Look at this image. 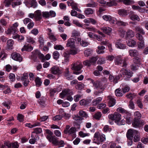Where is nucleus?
<instances>
[{"label":"nucleus","instance_id":"6ab92c4d","mask_svg":"<svg viewBox=\"0 0 148 148\" xmlns=\"http://www.w3.org/2000/svg\"><path fill=\"white\" fill-rule=\"evenodd\" d=\"M35 18L36 21L40 20L42 17L41 12L39 10H37L34 12Z\"/></svg>","mask_w":148,"mask_h":148},{"label":"nucleus","instance_id":"2f4dec72","mask_svg":"<svg viewBox=\"0 0 148 148\" xmlns=\"http://www.w3.org/2000/svg\"><path fill=\"white\" fill-rule=\"evenodd\" d=\"M127 44L129 46L133 47L136 45V42L135 40L131 39L127 42Z\"/></svg>","mask_w":148,"mask_h":148},{"label":"nucleus","instance_id":"39448f33","mask_svg":"<svg viewBox=\"0 0 148 148\" xmlns=\"http://www.w3.org/2000/svg\"><path fill=\"white\" fill-rule=\"evenodd\" d=\"M114 62L116 64L120 65L123 62L122 67H125L127 66V63L125 60H123L122 58L120 56H117L115 58Z\"/></svg>","mask_w":148,"mask_h":148},{"label":"nucleus","instance_id":"5701e85b","mask_svg":"<svg viewBox=\"0 0 148 148\" xmlns=\"http://www.w3.org/2000/svg\"><path fill=\"white\" fill-rule=\"evenodd\" d=\"M33 49V47L30 45H24L23 47L21 49V51H31Z\"/></svg>","mask_w":148,"mask_h":148},{"label":"nucleus","instance_id":"72a5a7b5","mask_svg":"<svg viewBox=\"0 0 148 148\" xmlns=\"http://www.w3.org/2000/svg\"><path fill=\"white\" fill-rule=\"evenodd\" d=\"M140 133L137 131V133H136L134 135V141L135 142H136L139 141L140 139Z\"/></svg>","mask_w":148,"mask_h":148},{"label":"nucleus","instance_id":"9b49d317","mask_svg":"<svg viewBox=\"0 0 148 148\" xmlns=\"http://www.w3.org/2000/svg\"><path fill=\"white\" fill-rule=\"evenodd\" d=\"M49 141L55 146H57L58 138L56 137L55 136H53L51 137L47 136V139Z\"/></svg>","mask_w":148,"mask_h":148},{"label":"nucleus","instance_id":"6e6552de","mask_svg":"<svg viewBox=\"0 0 148 148\" xmlns=\"http://www.w3.org/2000/svg\"><path fill=\"white\" fill-rule=\"evenodd\" d=\"M73 93L72 91L69 89H66L62 90L60 94V96L61 98H64L65 96H67L69 95H72Z\"/></svg>","mask_w":148,"mask_h":148},{"label":"nucleus","instance_id":"680f3d73","mask_svg":"<svg viewBox=\"0 0 148 148\" xmlns=\"http://www.w3.org/2000/svg\"><path fill=\"white\" fill-rule=\"evenodd\" d=\"M84 87V85L83 84L80 83H77V85L76 86V88L79 90H81Z\"/></svg>","mask_w":148,"mask_h":148},{"label":"nucleus","instance_id":"7c9ffc66","mask_svg":"<svg viewBox=\"0 0 148 148\" xmlns=\"http://www.w3.org/2000/svg\"><path fill=\"white\" fill-rule=\"evenodd\" d=\"M79 114L80 117L82 118H86L88 116L87 114L85 112L82 110L79 111Z\"/></svg>","mask_w":148,"mask_h":148},{"label":"nucleus","instance_id":"052dcab7","mask_svg":"<svg viewBox=\"0 0 148 148\" xmlns=\"http://www.w3.org/2000/svg\"><path fill=\"white\" fill-rule=\"evenodd\" d=\"M45 132L46 133L48 134V135H47L46 136L47 139V136H49V137H51L53 136V133L50 130L48 129L46 130Z\"/></svg>","mask_w":148,"mask_h":148},{"label":"nucleus","instance_id":"9d476101","mask_svg":"<svg viewBox=\"0 0 148 148\" xmlns=\"http://www.w3.org/2000/svg\"><path fill=\"white\" fill-rule=\"evenodd\" d=\"M12 59L21 62L22 58L19 53L16 52L13 53L11 55Z\"/></svg>","mask_w":148,"mask_h":148},{"label":"nucleus","instance_id":"393cba45","mask_svg":"<svg viewBox=\"0 0 148 148\" xmlns=\"http://www.w3.org/2000/svg\"><path fill=\"white\" fill-rule=\"evenodd\" d=\"M105 48V47L102 46H98L97 49L96 50V52L98 54H103L105 53L103 50Z\"/></svg>","mask_w":148,"mask_h":148},{"label":"nucleus","instance_id":"8fccbe9b","mask_svg":"<svg viewBox=\"0 0 148 148\" xmlns=\"http://www.w3.org/2000/svg\"><path fill=\"white\" fill-rule=\"evenodd\" d=\"M54 49L56 50H62L64 49V47L61 45H55L54 46Z\"/></svg>","mask_w":148,"mask_h":148},{"label":"nucleus","instance_id":"20e7f679","mask_svg":"<svg viewBox=\"0 0 148 148\" xmlns=\"http://www.w3.org/2000/svg\"><path fill=\"white\" fill-rule=\"evenodd\" d=\"M121 114L118 112H114L113 114H111L108 116V118L109 119L114 120L116 123H117L121 119Z\"/></svg>","mask_w":148,"mask_h":148},{"label":"nucleus","instance_id":"423d86ee","mask_svg":"<svg viewBox=\"0 0 148 148\" xmlns=\"http://www.w3.org/2000/svg\"><path fill=\"white\" fill-rule=\"evenodd\" d=\"M71 69L72 70L79 71L83 67V65L82 63L79 62H73L71 65Z\"/></svg>","mask_w":148,"mask_h":148},{"label":"nucleus","instance_id":"a211bd4d","mask_svg":"<svg viewBox=\"0 0 148 148\" xmlns=\"http://www.w3.org/2000/svg\"><path fill=\"white\" fill-rule=\"evenodd\" d=\"M76 132V129L74 127H71L68 131L67 134H68L69 135L72 136L73 137H76L75 133Z\"/></svg>","mask_w":148,"mask_h":148},{"label":"nucleus","instance_id":"f704fd0d","mask_svg":"<svg viewBox=\"0 0 148 148\" xmlns=\"http://www.w3.org/2000/svg\"><path fill=\"white\" fill-rule=\"evenodd\" d=\"M36 85L37 86H40L42 83V82L41 81V79L38 77H37L35 80Z\"/></svg>","mask_w":148,"mask_h":148},{"label":"nucleus","instance_id":"b1692460","mask_svg":"<svg viewBox=\"0 0 148 148\" xmlns=\"http://www.w3.org/2000/svg\"><path fill=\"white\" fill-rule=\"evenodd\" d=\"M64 76L68 80H70L73 79L72 75L69 73V71L68 69H66L64 72Z\"/></svg>","mask_w":148,"mask_h":148},{"label":"nucleus","instance_id":"aec40b11","mask_svg":"<svg viewBox=\"0 0 148 148\" xmlns=\"http://www.w3.org/2000/svg\"><path fill=\"white\" fill-rule=\"evenodd\" d=\"M108 97L109 99V106L110 107L113 106L115 104L116 100L112 96H109Z\"/></svg>","mask_w":148,"mask_h":148},{"label":"nucleus","instance_id":"f03ea898","mask_svg":"<svg viewBox=\"0 0 148 148\" xmlns=\"http://www.w3.org/2000/svg\"><path fill=\"white\" fill-rule=\"evenodd\" d=\"M120 74L124 76L125 80L128 81L133 76V73L129 70L122 68L120 71Z\"/></svg>","mask_w":148,"mask_h":148},{"label":"nucleus","instance_id":"4d7b16f0","mask_svg":"<svg viewBox=\"0 0 148 148\" xmlns=\"http://www.w3.org/2000/svg\"><path fill=\"white\" fill-rule=\"evenodd\" d=\"M118 31L120 36L122 37H123L125 34V31L122 28L119 29Z\"/></svg>","mask_w":148,"mask_h":148},{"label":"nucleus","instance_id":"3c124183","mask_svg":"<svg viewBox=\"0 0 148 148\" xmlns=\"http://www.w3.org/2000/svg\"><path fill=\"white\" fill-rule=\"evenodd\" d=\"M134 116L135 117V119H138L141 117V115L139 112L137 111L134 113Z\"/></svg>","mask_w":148,"mask_h":148},{"label":"nucleus","instance_id":"c85d7f7f","mask_svg":"<svg viewBox=\"0 0 148 148\" xmlns=\"http://www.w3.org/2000/svg\"><path fill=\"white\" fill-rule=\"evenodd\" d=\"M134 35V32L132 30H128L126 33V36L127 37L132 38Z\"/></svg>","mask_w":148,"mask_h":148},{"label":"nucleus","instance_id":"338daca9","mask_svg":"<svg viewBox=\"0 0 148 148\" xmlns=\"http://www.w3.org/2000/svg\"><path fill=\"white\" fill-rule=\"evenodd\" d=\"M2 104L5 107H7L8 109H9L10 108V107L9 106V105L11 104L10 101H8L7 102H4L2 103Z\"/></svg>","mask_w":148,"mask_h":148},{"label":"nucleus","instance_id":"f8f14e48","mask_svg":"<svg viewBox=\"0 0 148 148\" xmlns=\"http://www.w3.org/2000/svg\"><path fill=\"white\" fill-rule=\"evenodd\" d=\"M66 46L67 47H69L70 48H74L75 46V40L73 38H70L68 40L66 43Z\"/></svg>","mask_w":148,"mask_h":148},{"label":"nucleus","instance_id":"2eb2a0df","mask_svg":"<svg viewBox=\"0 0 148 148\" xmlns=\"http://www.w3.org/2000/svg\"><path fill=\"white\" fill-rule=\"evenodd\" d=\"M134 30L136 31V32H137L142 34V35H144L145 34V32L144 31L143 29L140 26H136L134 27Z\"/></svg>","mask_w":148,"mask_h":148},{"label":"nucleus","instance_id":"7ed1b4c3","mask_svg":"<svg viewBox=\"0 0 148 148\" xmlns=\"http://www.w3.org/2000/svg\"><path fill=\"white\" fill-rule=\"evenodd\" d=\"M92 83L93 84V86L94 88L99 90V92L101 93L104 90V86L102 83L98 81H92Z\"/></svg>","mask_w":148,"mask_h":148},{"label":"nucleus","instance_id":"412c9836","mask_svg":"<svg viewBox=\"0 0 148 148\" xmlns=\"http://www.w3.org/2000/svg\"><path fill=\"white\" fill-rule=\"evenodd\" d=\"M101 29L103 32L108 35H109L112 31V28L109 27H103L101 28Z\"/></svg>","mask_w":148,"mask_h":148},{"label":"nucleus","instance_id":"473e14b6","mask_svg":"<svg viewBox=\"0 0 148 148\" xmlns=\"http://www.w3.org/2000/svg\"><path fill=\"white\" fill-rule=\"evenodd\" d=\"M116 24L119 26H125L128 25V23L120 20L116 21Z\"/></svg>","mask_w":148,"mask_h":148},{"label":"nucleus","instance_id":"6e6d98bb","mask_svg":"<svg viewBox=\"0 0 148 148\" xmlns=\"http://www.w3.org/2000/svg\"><path fill=\"white\" fill-rule=\"evenodd\" d=\"M117 111L119 112H121L122 113H126L127 114L128 113V112L126 111L123 108L121 107H119L117 109Z\"/></svg>","mask_w":148,"mask_h":148},{"label":"nucleus","instance_id":"69168bd1","mask_svg":"<svg viewBox=\"0 0 148 148\" xmlns=\"http://www.w3.org/2000/svg\"><path fill=\"white\" fill-rule=\"evenodd\" d=\"M101 116V114L100 112H98L95 113L94 116L95 118L97 119H99Z\"/></svg>","mask_w":148,"mask_h":148},{"label":"nucleus","instance_id":"1a4fd4ad","mask_svg":"<svg viewBox=\"0 0 148 148\" xmlns=\"http://www.w3.org/2000/svg\"><path fill=\"white\" fill-rule=\"evenodd\" d=\"M136 133H137V131L131 129H129L126 133L127 137L129 140L132 139L133 136L136 134Z\"/></svg>","mask_w":148,"mask_h":148},{"label":"nucleus","instance_id":"4468645a","mask_svg":"<svg viewBox=\"0 0 148 148\" xmlns=\"http://www.w3.org/2000/svg\"><path fill=\"white\" fill-rule=\"evenodd\" d=\"M115 45L116 47L121 49H124L125 47V45L122 43L120 39L117 40Z\"/></svg>","mask_w":148,"mask_h":148},{"label":"nucleus","instance_id":"bb28decb","mask_svg":"<svg viewBox=\"0 0 148 148\" xmlns=\"http://www.w3.org/2000/svg\"><path fill=\"white\" fill-rule=\"evenodd\" d=\"M115 95L117 97H121L123 95L122 90L119 88L116 89L115 91Z\"/></svg>","mask_w":148,"mask_h":148},{"label":"nucleus","instance_id":"ea45409f","mask_svg":"<svg viewBox=\"0 0 148 148\" xmlns=\"http://www.w3.org/2000/svg\"><path fill=\"white\" fill-rule=\"evenodd\" d=\"M70 5L72 6V8L77 11H79V9L77 8V4L73 1H71L70 3Z\"/></svg>","mask_w":148,"mask_h":148},{"label":"nucleus","instance_id":"0e129e2a","mask_svg":"<svg viewBox=\"0 0 148 148\" xmlns=\"http://www.w3.org/2000/svg\"><path fill=\"white\" fill-rule=\"evenodd\" d=\"M136 96V95L135 94L133 93V94H132L131 93H130V94H127L126 95V97L127 98H129L130 99H131V100H132V99L134 97Z\"/></svg>","mask_w":148,"mask_h":148},{"label":"nucleus","instance_id":"603ef678","mask_svg":"<svg viewBox=\"0 0 148 148\" xmlns=\"http://www.w3.org/2000/svg\"><path fill=\"white\" fill-rule=\"evenodd\" d=\"M79 135L82 137H84L86 136H88L90 135V134L88 133H84L82 131H80L79 132Z\"/></svg>","mask_w":148,"mask_h":148},{"label":"nucleus","instance_id":"f3484780","mask_svg":"<svg viewBox=\"0 0 148 148\" xmlns=\"http://www.w3.org/2000/svg\"><path fill=\"white\" fill-rule=\"evenodd\" d=\"M118 14L121 16L125 17L128 14V11L124 9H121L118 10Z\"/></svg>","mask_w":148,"mask_h":148},{"label":"nucleus","instance_id":"ddd939ff","mask_svg":"<svg viewBox=\"0 0 148 148\" xmlns=\"http://www.w3.org/2000/svg\"><path fill=\"white\" fill-rule=\"evenodd\" d=\"M144 124V122L143 121H139L137 119H135L134 122L132 123V125L134 127H135L141 125H143Z\"/></svg>","mask_w":148,"mask_h":148},{"label":"nucleus","instance_id":"13d9d810","mask_svg":"<svg viewBox=\"0 0 148 148\" xmlns=\"http://www.w3.org/2000/svg\"><path fill=\"white\" fill-rule=\"evenodd\" d=\"M62 118V114L57 115L53 117V119L54 121H58L60 120Z\"/></svg>","mask_w":148,"mask_h":148},{"label":"nucleus","instance_id":"bf43d9fd","mask_svg":"<svg viewBox=\"0 0 148 148\" xmlns=\"http://www.w3.org/2000/svg\"><path fill=\"white\" fill-rule=\"evenodd\" d=\"M13 41L12 40H8L7 41V45L8 47H9L8 48H10L11 47L13 46Z\"/></svg>","mask_w":148,"mask_h":148},{"label":"nucleus","instance_id":"864d4df0","mask_svg":"<svg viewBox=\"0 0 148 148\" xmlns=\"http://www.w3.org/2000/svg\"><path fill=\"white\" fill-rule=\"evenodd\" d=\"M130 18L132 20H137L138 21H140V18L139 16L133 14L132 15L130 16Z\"/></svg>","mask_w":148,"mask_h":148},{"label":"nucleus","instance_id":"79ce46f5","mask_svg":"<svg viewBox=\"0 0 148 148\" xmlns=\"http://www.w3.org/2000/svg\"><path fill=\"white\" fill-rule=\"evenodd\" d=\"M135 2L133 0H123V3L127 5H130L134 3Z\"/></svg>","mask_w":148,"mask_h":148},{"label":"nucleus","instance_id":"de8ad7c7","mask_svg":"<svg viewBox=\"0 0 148 148\" xmlns=\"http://www.w3.org/2000/svg\"><path fill=\"white\" fill-rule=\"evenodd\" d=\"M39 51L37 50H36L32 53V57L33 58H36L38 56Z\"/></svg>","mask_w":148,"mask_h":148},{"label":"nucleus","instance_id":"09e8293b","mask_svg":"<svg viewBox=\"0 0 148 148\" xmlns=\"http://www.w3.org/2000/svg\"><path fill=\"white\" fill-rule=\"evenodd\" d=\"M97 5V3L95 2H91V3H88L86 4V6L87 7L94 8Z\"/></svg>","mask_w":148,"mask_h":148},{"label":"nucleus","instance_id":"a19ab883","mask_svg":"<svg viewBox=\"0 0 148 148\" xmlns=\"http://www.w3.org/2000/svg\"><path fill=\"white\" fill-rule=\"evenodd\" d=\"M92 51L90 49H87L84 51V53L85 56L86 57H88L92 53Z\"/></svg>","mask_w":148,"mask_h":148},{"label":"nucleus","instance_id":"c756f323","mask_svg":"<svg viewBox=\"0 0 148 148\" xmlns=\"http://www.w3.org/2000/svg\"><path fill=\"white\" fill-rule=\"evenodd\" d=\"M90 103L88 99H83L80 100L79 101V103L81 105L87 106Z\"/></svg>","mask_w":148,"mask_h":148},{"label":"nucleus","instance_id":"cd10ccee","mask_svg":"<svg viewBox=\"0 0 148 148\" xmlns=\"http://www.w3.org/2000/svg\"><path fill=\"white\" fill-rule=\"evenodd\" d=\"M60 114L62 115V118L64 117L66 119H68L70 117V116L69 114L65 113L62 110H61L60 111Z\"/></svg>","mask_w":148,"mask_h":148},{"label":"nucleus","instance_id":"58836bf2","mask_svg":"<svg viewBox=\"0 0 148 148\" xmlns=\"http://www.w3.org/2000/svg\"><path fill=\"white\" fill-rule=\"evenodd\" d=\"M69 51V53L71 54L75 55L77 53V49L75 46L74 48H71Z\"/></svg>","mask_w":148,"mask_h":148},{"label":"nucleus","instance_id":"a878e982","mask_svg":"<svg viewBox=\"0 0 148 148\" xmlns=\"http://www.w3.org/2000/svg\"><path fill=\"white\" fill-rule=\"evenodd\" d=\"M116 1L117 0H110L107 3V6L109 7L116 6L117 5Z\"/></svg>","mask_w":148,"mask_h":148},{"label":"nucleus","instance_id":"0eeeda50","mask_svg":"<svg viewBox=\"0 0 148 148\" xmlns=\"http://www.w3.org/2000/svg\"><path fill=\"white\" fill-rule=\"evenodd\" d=\"M51 72L52 74L55 75H60L62 71L60 68L57 66H54L52 67L50 69Z\"/></svg>","mask_w":148,"mask_h":148},{"label":"nucleus","instance_id":"c03bdc74","mask_svg":"<svg viewBox=\"0 0 148 148\" xmlns=\"http://www.w3.org/2000/svg\"><path fill=\"white\" fill-rule=\"evenodd\" d=\"M59 53L57 51H55L53 53V56L54 59H58L59 58Z\"/></svg>","mask_w":148,"mask_h":148},{"label":"nucleus","instance_id":"e2e57ef3","mask_svg":"<svg viewBox=\"0 0 148 148\" xmlns=\"http://www.w3.org/2000/svg\"><path fill=\"white\" fill-rule=\"evenodd\" d=\"M9 78L11 81L12 82H14L15 80V75L13 73H10L9 75Z\"/></svg>","mask_w":148,"mask_h":148},{"label":"nucleus","instance_id":"dca6fc26","mask_svg":"<svg viewBox=\"0 0 148 148\" xmlns=\"http://www.w3.org/2000/svg\"><path fill=\"white\" fill-rule=\"evenodd\" d=\"M94 10L90 8H86L85 9L84 11L85 14L86 16L90 15L94 13Z\"/></svg>","mask_w":148,"mask_h":148},{"label":"nucleus","instance_id":"c9c22d12","mask_svg":"<svg viewBox=\"0 0 148 148\" xmlns=\"http://www.w3.org/2000/svg\"><path fill=\"white\" fill-rule=\"evenodd\" d=\"M14 0H5L3 2L5 6L7 7H9L10 5L12 4V2Z\"/></svg>","mask_w":148,"mask_h":148},{"label":"nucleus","instance_id":"e433bc0d","mask_svg":"<svg viewBox=\"0 0 148 148\" xmlns=\"http://www.w3.org/2000/svg\"><path fill=\"white\" fill-rule=\"evenodd\" d=\"M102 99L101 97H98L93 101L92 104L94 106H96L101 102Z\"/></svg>","mask_w":148,"mask_h":148},{"label":"nucleus","instance_id":"37998d69","mask_svg":"<svg viewBox=\"0 0 148 148\" xmlns=\"http://www.w3.org/2000/svg\"><path fill=\"white\" fill-rule=\"evenodd\" d=\"M103 18L106 21H110L112 20V17L109 15H105L103 16Z\"/></svg>","mask_w":148,"mask_h":148},{"label":"nucleus","instance_id":"f257e3e1","mask_svg":"<svg viewBox=\"0 0 148 148\" xmlns=\"http://www.w3.org/2000/svg\"><path fill=\"white\" fill-rule=\"evenodd\" d=\"M94 143L99 145L100 143L104 141L105 139V136L104 134H100L99 132L95 133L94 136Z\"/></svg>","mask_w":148,"mask_h":148},{"label":"nucleus","instance_id":"4be33fe9","mask_svg":"<svg viewBox=\"0 0 148 148\" xmlns=\"http://www.w3.org/2000/svg\"><path fill=\"white\" fill-rule=\"evenodd\" d=\"M129 53L130 56L133 57L136 56L138 54V53L137 51L135 49L129 50Z\"/></svg>","mask_w":148,"mask_h":148},{"label":"nucleus","instance_id":"5fc2aeb1","mask_svg":"<svg viewBox=\"0 0 148 148\" xmlns=\"http://www.w3.org/2000/svg\"><path fill=\"white\" fill-rule=\"evenodd\" d=\"M141 61L140 58L138 57H135L133 59V62L135 64H140Z\"/></svg>","mask_w":148,"mask_h":148},{"label":"nucleus","instance_id":"49530a36","mask_svg":"<svg viewBox=\"0 0 148 148\" xmlns=\"http://www.w3.org/2000/svg\"><path fill=\"white\" fill-rule=\"evenodd\" d=\"M38 41L40 43V46H43L44 45V39L42 36H40L38 38Z\"/></svg>","mask_w":148,"mask_h":148},{"label":"nucleus","instance_id":"a18cd8bd","mask_svg":"<svg viewBox=\"0 0 148 148\" xmlns=\"http://www.w3.org/2000/svg\"><path fill=\"white\" fill-rule=\"evenodd\" d=\"M145 47L144 42L143 40L138 42V49H142Z\"/></svg>","mask_w":148,"mask_h":148},{"label":"nucleus","instance_id":"774afa93","mask_svg":"<svg viewBox=\"0 0 148 148\" xmlns=\"http://www.w3.org/2000/svg\"><path fill=\"white\" fill-rule=\"evenodd\" d=\"M17 119L20 122H22L23 121V116L21 114H18L17 116Z\"/></svg>","mask_w":148,"mask_h":148},{"label":"nucleus","instance_id":"4c0bfd02","mask_svg":"<svg viewBox=\"0 0 148 148\" xmlns=\"http://www.w3.org/2000/svg\"><path fill=\"white\" fill-rule=\"evenodd\" d=\"M21 3V1L16 0V1L12 2L11 5L13 8H14L16 6L20 5Z\"/></svg>","mask_w":148,"mask_h":148}]
</instances>
